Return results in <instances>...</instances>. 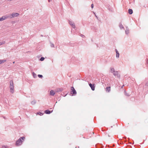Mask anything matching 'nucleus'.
I'll return each mask as SVG.
<instances>
[{"instance_id":"nucleus-29","label":"nucleus","mask_w":148,"mask_h":148,"mask_svg":"<svg viewBox=\"0 0 148 148\" xmlns=\"http://www.w3.org/2000/svg\"><path fill=\"white\" fill-rule=\"evenodd\" d=\"M80 36L82 38H84L85 37V36L82 34H81Z\"/></svg>"},{"instance_id":"nucleus-24","label":"nucleus","mask_w":148,"mask_h":148,"mask_svg":"<svg viewBox=\"0 0 148 148\" xmlns=\"http://www.w3.org/2000/svg\"><path fill=\"white\" fill-rule=\"evenodd\" d=\"M44 59H45V58L44 57H42L40 59V60L41 61H43L44 60Z\"/></svg>"},{"instance_id":"nucleus-17","label":"nucleus","mask_w":148,"mask_h":148,"mask_svg":"<svg viewBox=\"0 0 148 148\" xmlns=\"http://www.w3.org/2000/svg\"><path fill=\"white\" fill-rule=\"evenodd\" d=\"M10 86H14V84L12 80H11L10 82Z\"/></svg>"},{"instance_id":"nucleus-23","label":"nucleus","mask_w":148,"mask_h":148,"mask_svg":"<svg viewBox=\"0 0 148 148\" xmlns=\"http://www.w3.org/2000/svg\"><path fill=\"white\" fill-rule=\"evenodd\" d=\"M37 114H39L40 116L42 115H43V113L40 112H39L38 113H37Z\"/></svg>"},{"instance_id":"nucleus-21","label":"nucleus","mask_w":148,"mask_h":148,"mask_svg":"<svg viewBox=\"0 0 148 148\" xmlns=\"http://www.w3.org/2000/svg\"><path fill=\"white\" fill-rule=\"evenodd\" d=\"M62 88H59L57 90V92H60L62 91Z\"/></svg>"},{"instance_id":"nucleus-35","label":"nucleus","mask_w":148,"mask_h":148,"mask_svg":"<svg viewBox=\"0 0 148 148\" xmlns=\"http://www.w3.org/2000/svg\"><path fill=\"white\" fill-rule=\"evenodd\" d=\"M41 36L42 37L43 36L42 35H41Z\"/></svg>"},{"instance_id":"nucleus-7","label":"nucleus","mask_w":148,"mask_h":148,"mask_svg":"<svg viewBox=\"0 0 148 148\" xmlns=\"http://www.w3.org/2000/svg\"><path fill=\"white\" fill-rule=\"evenodd\" d=\"M89 85L90 86V88H91V89L92 90H95V88L94 84H92L90 83L89 84Z\"/></svg>"},{"instance_id":"nucleus-5","label":"nucleus","mask_w":148,"mask_h":148,"mask_svg":"<svg viewBox=\"0 0 148 148\" xmlns=\"http://www.w3.org/2000/svg\"><path fill=\"white\" fill-rule=\"evenodd\" d=\"M8 17H9V16L8 15H6L5 16H3L1 17L0 18V21H3Z\"/></svg>"},{"instance_id":"nucleus-30","label":"nucleus","mask_w":148,"mask_h":148,"mask_svg":"<svg viewBox=\"0 0 148 148\" xmlns=\"http://www.w3.org/2000/svg\"><path fill=\"white\" fill-rule=\"evenodd\" d=\"M94 7L93 4H92L91 5V7L92 8H93Z\"/></svg>"},{"instance_id":"nucleus-14","label":"nucleus","mask_w":148,"mask_h":148,"mask_svg":"<svg viewBox=\"0 0 148 148\" xmlns=\"http://www.w3.org/2000/svg\"><path fill=\"white\" fill-rule=\"evenodd\" d=\"M36 103V101L35 100H34L31 102V103L32 105H35Z\"/></svg>"},{"instance_id":"nucleus-13","label":"nucleus","mask_w":148,"mask_h":148,"mask_svg":"<svg viewBox=\"0 0 148 148\" xmlns=\"http://www.w3.org/2000/svg\"><path fill=\"white\" fill-rule=\"evenodd\" d=\"M50 94L51 95L53 96L55 94V92L53 90H51L50 91Z\"/></svg>"},{"instance_id":"nucleus-9","label":"nucleus","mask_w":148,"mask_h":148,"mask_svg":"<svg viewBox=\"0 0 148 148\" xmlns=\"http://www.w3.org/2000/svg\"><path fill=\"white\" fill-rule=\"evenodd\" d=\"M116 52V57L117 58H118L119 56V53L116 49H115Z\"/></svg>"},{"instance_id":"nucleus-33","label":"nucleus","mask_w":148,"mask_h":148,"mask_svg":"<svg viewBox=\"0 0 148 148\" xmlns=\"http://www.w3.org/2000/svg\"><path fill=\"white\" fill-rule=\"evenodd\" d=\"M95 16L96 17V18H98V17H97V16L96 15H95Z\"/></svg>"},{"instance_id":"nucleus-37","label":"nucleus","mask_w":148,"mask_h":148,"mask_svg":"<svg viewBox=\"0 0 148 148\" xmlns=\"http://www.w3.org/2000/svg\"><path fill=\"white\" fill-rule=\"evenodd\" d=\"M14 63H15V62H13V64H14Z\"/></svg>"},{"instance_id":"nucleus-27","label":"nucleus","mask_w":148,"mask_h":148,"mask_svg":"<svg viewBox=\"0 0 148 148\" xmlns=\"http://www.w3.org/2000/svg\"><path fill=\"white\" fill-rule=\"evenodd\" d=\"M4 43H5L4 42H0V45L4 44Z\"/></svg>"},{"instance_id":"nucleus-25","label":"nucleus","mask_w":148,"mask_h":148,"mask_svg":"<svg viewBox=\"0 0 148 148\" xmlns=\"http://www.w3.org/2000/svg\"><path fill=\"white\" fill-rule=\"evenodd\" d=\"M51 45L50 46L51 47H54V45L53 43H51Z\"/></svg>"},{"instance_id":"nucleus-6","label":"nucleus","mask_w":148,"mask_h":148,"mask_svg":"<svg viewBox=\"0 0 148 148\" xmlns=\"http://www.w3.org/2000/svg\"><path fill=\"white\" fill-rule=\"evenodd\" d=\"M69 23L72 26L73 28H75V24L73 21H69Z\"/></svg>"},{"instance_id":"nucleus-20","label":"nucleus","mask_w":148,"mask_h":148,"mask_svg":"<svg viewBox=\"0 0 148 148\" xmlns=\"http://www.w3.org/2000/svg\"><path fill=\"white\" fill-rule=\"evenodd\" d=\"M33 75L34 78H36L37 77V75L34 72L32 73Z\"/></svg>"},{"instance_id":"nucleus-28","label":"nucleus","mask_w":148,"mask_h":148,"mask_svg":"<svg viewBox=\"0 0 148 148\" xmlns=\"http://www.w3.org/2000/svg\"><path fill=\"white\" fill-rule=\"evenodd\" d=\"M126 148H132V147L130 146H127L126 147Z\"/></svg>"},{"instance_id":"nucleus-31","label":"nucleus","mask_w":148,"mask_h":148,"mask_svg":"<svg viewBox=\"0 0 148 148\" xmlns=\"http://www.w3.org/2000/svg\"><path fill=\"white\" fill-rule=\"evenodd\" d=\"M146 86H148V82H147L146 84Z\"/></svg>"},{"instance_id":"nucleus-8","label":"nucleus","mask_w":148,"mask_h":148,"mask_svg":"<svg viewBox=\"0 0 148 148\" xmlns=\"http://www.w3.org/2000/svg\"><path fill=\"white\" fill-rule=\"evenodd\" d=\"M53 110L51 111L49 110H46L45 111V113L47 114H49L53 112Z\"/></svg>"},{"instance_id":"nucleus-15","label":"nucleus","mask_w":148,"mask_h":148,"mask_svg":"<svg viewBox=\"0 0 148 148\" xmlns=\"http://www.w3.org/2000/svg\"><path fill=\"white\" fill-rule=\"evenodd\" d=\"M119 27L121 29H122L124 28V27L123 25L121 23H119Z\"/></svg>"},{"instance_id":"nucleus-38","label":"nucleus","mask_w":148,"mask_h":148,"mask_svg":"<svg viewBox=\"0 0 148 148\" xmlns=\"http://www.w3.org/2000/svg\"><path fill=\"white\" fill-rule=\"evenodd\" d=\"M147 64H148V60H147Z\"/></svg>"},{"instance_id":"nucleus-2","label":"nucleus","mask_w":148,"mask_h":148,"mask_svg":"<svg viewBox=\"0 0 148 148\" xmlns=\"http://www.w3.org/2000/svg\"><path fill=\"white\" fill-rule=\"evenodd\" d=\"M70 93L72 94V96L75 95L76 94V91L73 87H71V88Z\"/></svg>"},{"instance_id":"nucleus-1","label":"nucleus","mask_w":148,"mask_h":148,"mask_svg":"<svg viewBox=\"0 0 148 148\" xmlns=\"http://www.w3.org/2000/svg\"><path fill=\"white\" fill-rule=\"evenodd\" d=\"M25 138V137H22L20 138L17 140L16 141V146H18L21 145L23 141L22 140H24Z\"/></svg>"},{"instance_id":"nucleus-36","label":"nucleus","mask_w":148,"mask_h":148,"mask_svg":"<svg viewBox=\"0 0 148 148\" xmlns=\"http://www.w3.org/2000/svg\"><path fill=\"white\" fill-rule=\"evenodd\" d=\"M8 1H11L12 0H8Z\"/></svg>"},{"instance_id":"nucleus-19","label":"nucleus","mask_w":148,"mask_h":148,"mask_svg":"<svg viewBox=\"0 0 148 148\" xmlns=\"http://www.w3.org/2000/svg\"><path fill=\"white\" fill-rule=\"evenodd\" d=\"M6 60H0V64L2 63H4L6 62Z\"/></svg>"},{"instance_id":"nucleus-18","label":"nucleus","mask_w":148,"mask_h":148,"mask_svg":"<svg viewBox=\"0 0 148 148\" xmlns=\"http://www.w3.org/2000/svg\"><path fill=\"white\" fill-rule=\"evenodd\" d=\"M128 13L129 14H131L133 13V10L131 9H129L128 10Z\"/></svg>"},{"instance_id":"nucleus-22","label":"nucleus","mask_w":148,"mask_h":148,"mask_svg":"<svg viewBox=\"0 0 148 148\" xmlns=\"http://www.w3.org/2000/svg\"><path fill=\"white\" fill-rule=\"evenodd\" d=\"M2 148H8V147L7 146L3 145L2 147Z\"/></svg>"},{"instance_id":"nucleus-26","label":"nucleus","mask_w":148,"mask_h":148,"mask_svg":"<svg viewBox=\"0 0 148 148\" xmlns=\"http://www.w3.org/2000/svg\"><path fill=\"white\" fill-rule=\"evenodd\" d=\"M38 76L39 78H42L43 77L42 75H38Z\"/></svg>"},{"instance_id":"nucleus-11","label":"nucleus","mask_w":148,"mask_h":148,"mask_svg":"<svg viewBox=\"0 0 148 148\" xmlns=\"http://www.w3.org/2000/svg\"><path fill=\"white\" fill-rule=\"evenodd\" d=\"M125 33L126 34H128L129 33V29L128 27H126L125 30Z\"/></svg>"},{"instance_id":"nucleus-34","label":"nucleus","mask_w":148,"mask_h":148,"mask_svg":"<svg viewBox=\"0 0 148 148\" xmlns=\"http://www.w3.org/2000/svg\"><path fill=\"white\" fill-rule=\"evenodd\" d=\"M51 1V0H48V2H50V1Z\"/></svg>"},{"instance_id":"nucleus-12","label":"nucleus","mask_w":148,"mask_h":148,"mask_svg":"<svg viewBox=\"0 0 148 148\" xmlns=\"http://www.w3.org/2000/svg\"><path fill=\"white\" fill-rule=\"evenodd\" d=\"M115 71L113 67H111L110 68V71L111 73H113Z\"/></svg>"},{"instance_id":"nucleus-10","label":"nucleus","mask_w":148,"mask_h":148,"mask_svg":"<svg viewBox=\"0 0 148 148\" xmlns=\"http://www.w3.org/2000/svg\"><path fill=\"white\" fill-rule=\"evenodd\" d=\"M10 92L12 93H13L14 92V86H10Z\"/></svg>"},{"instance_id":"nucleus-3","label":"nucleus","mask_w":148,"mask_h":148,"mask_svg":"<svg viewBox=\"0 0 148 148\" xmlns=\"http://www.w3.org/2000/svg\"><path fill=\"white\" fill-rule=\"evenodd\" d=\"M19 14L18 13H12V14H10L9 15H8L9 16V17H10V18L14 17H17L19 16Z\"/></svg>"},{"instance_id":"nucleus-32","label":"nucleus","mask_w":148,"mask_h":148,"mask_svg":"<svg viewBox=\"0 0 148 148\" xmlns=\"http://www.w3.org/2000/svg\"><path fill=\"white\" fill-rule=\"evenodd\" d=\"M125 95L127 96H129V95H128L127 94L126 92L125 93Z\"/></svg>"},{"instance_id":"nucleus-4","label":"nucleus","mask_w":148,"mask_h":148,"mask_svg":"<svg viewBox=\"0 0 148 148\" xmlns=\"http://www.w3.org/2000/svg\"><path fill=\"white\" fill-rule=\"evenodd\" d=\"M113 74L115 77H116L118 78H119L120 77V75L118 71H115Z\"/></svg>"},{"instance_id":"nucleus-16","label":"nucleus","mask_w":148,"mask_h":148,"mask_svg":"<svg viewBox=\"0 0 148 148\" xmlns=\"http://www.w3.org/2000/svg\"><path fill=\"white\" fill-rule=\"evenodd\" d=\"M106 92H109L110 90V87H106Z\"/></svg>"}]
</instances>
